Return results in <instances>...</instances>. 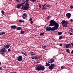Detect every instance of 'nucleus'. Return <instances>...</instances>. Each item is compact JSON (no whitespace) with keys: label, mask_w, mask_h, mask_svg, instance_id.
<instances>
[{"label":"nucleus","mask_w":73,"mask_h":73,"mask_svg":"<svg viewBox=\"0 0 73 73\" xmlns=\"http://www.w3.org/2000/svg\"><path fill=\"white\" fill-rule=\"evenodd\" d=\"M25 3L24 2L21 3V4H19L17 5V8H21V7H22L21 8V9L23 10H24L25 11H27L29 9V3H26L25 4Z\"/></svg>","instance_id":"f257e3e1"},{"label":"nucleus","mask_w":73,"mask_h":73,"mask_svg":"<svg viewBox=\"0 0 73 73\" xmlns=\"http://www.w3.org/2000/svg\"><path fill=\"white\" fill-rule=\"evenodd\" d=\"M49 25L50 27L54 26V27H52V28L55 30L56 31L57 30L58 28V27H59V24H58V23L53 20L51 21Z\"/></svg>","instance_id":"f03ea898"},{"label":"nucleus","mask_w":73,"mask_h":73,"mask_svg":"<svg viewBox=\"0 0 73 73\" xmlns=\"http://www.w3.org/2000/svg\"><path fill=\"white\" fill-rule=\"evenodd\" d=\"M10 45L9 44H5L4 45V47L2 48L0 50V54H2V55H5L4 53L6 52L7 50V49H8L9 48Z\"/></svg>","instance_id":"7ed1b4c3"},{"label":"nucleus","mask_w":73,"mask_h":73,"mask_svg":"<svg viewBox=\"0 0 73 73\" xmlns=\"http://www.w3.org/2000/svg\"><path fill=\"white\" fill-rule=\"evenodd\" d=\"M36 70L38 71H44L45 70V67L42 65H39L36 66Z\"/></svg>","instance_id":"20e7f679"},{"label":"nucleus","mask_w":73,"mask_h":73,"mask_svg":"<svg viewBox=\"0 0 73 73\" xmlns=\"http://www.w3.org/2000/svg\"><path fill=\"white\" fill-rule=\"evenodd\" d=\"M61 23L62 24V25L63 27H67L68 26V22L65 20H62L61 22Z\"/></svg>","instance_id":"39448f33"},{"label":"nucleus","mask_w":73,"mask_h":73,"mask_svg":"<svg viewBox=\"0 0 73 73\" xmlns=\"http://www.w3.org/2000/svg\"><path fill=\"white\" fill-rule=\"evenodd\" d=\"M45 29L46 30V31H56L53 28H51L50 27H47Z\"/></svg>","instance_id":"423d86ee"},{"label":"nucleus","mask_w":73,"mask_h":73,"mask_svg":"<svg viewBox=\"0 0 73 73\" xmlns=\"http://www.w3.org/2000/svg\"><path fill=\"white\" fill-rule=\"evenodd\" d=\"M55 67L54 64H51L50 65L49 67V69L50 70H52L54 69V68Z\"/></svg>","instance_id":"0eeeda50"},{"label":"nucleus","mask_w":73,"mask_h":73,"mask_svg":"<svg viewBox=\"0 0 73 73\" xmlns=\"http://www.w3.org/2000/svg\"><path fill=\"white\" fill-rule=\"evenodd\" d=\"M17 60L18 61H21L23 60V57L22 56L19 55L17 58Z\"/></svg>","instance_id":"6e6552de"},{"label":"nucleus","mask_w":73,"mask_h":73,"mask_svg":"<svg viewBox=\"0 0 73 73\" xmlns=\"http://www.w3.org/2000/svg\"><path fill=\"white\" fill-rule=\"evenodd\" d=\"M66 16L67 18L69 19L71 17V14L70 13H67L66 14Z\"/></svg>","instance_id":"1a4fd4ad"},{"label":"nucleus","mask_w":73,"mask_h":73,"mask_svg":"<svg viewBox=\"0 0 73 73\" xmlns=\"http://www.w3.org/2000/svg\"><path fill=\"white\" fill-rule=\"evenodd\" d=\"M17 28V26L16 25H13L11 26V29H16V28Z\"/></svg>","instance_id":"9d476101"},{"label":"nucleus","mask_w":73,"mask_h":73,"mask_svg":"<svg viewBox=\"0 0 73 73\" xmlns=\"http://www.w3.org/2000/svg\"><path fill=\"white\" fill-rule=\"evenodd\" d=\"M71 47V44H67L65 46V47L66 49H68V48H70Z\"/></svg>","instance_id":"9b49d317"},{"label":"nucleus","mask_w":73,"mask_h":73,"mask_svg":"<svg viewBox=\"0 0 73 73\" xmlns=\"http://www.w3.org/2000/svg\"><path fill=\"white\" fill-rule=\"evenodd\" d=\"M27 15L25 13H24L22 16V17H23V19H26V18H27Z\"/></svg>","instance_id":"f8f14e48"},{"label":"nucleus","mask_w":73,"mask_h":73,"mask_svg":"<svg viewBox=\"0 0 73 73\" xmlns=\"http://www.w3.org/2000/svg\"><path fill=\"white\" fill-rule=\"evenodd\" d=\"M48 63H50V64H51V63H53V62H54V60L50 59V60L48 61Z\"/></svg>","instance_id":"ddd939ff"},{"label":"nucleus","mask_w":73,"mask_h":73,"mask_svg":"<svg viewBox=\"0 0 73 73\" xmlns=\"http://www.w3.org/2000/svg\"><path fill=\"white\" fill-rule=\"evenodd\" d=\"M73 31V28H71L69 29L68 31L69 33H70V32H72Z\"/></svg>","instance_id":"4468645a"},{"label":"nucleus","mask_w":73,"mask_h":73,"mask_svg":"<svg viewBox=\"0 0 73 73\" xmlns=\"http://www.w3.org/2000/svg\"><path fill=\"white\" fill-rule=\"evenodd\" d=\"M5 34V32L4 31H3L2 33H0V35H4Z\"/></svg>","instance_id":"2eb2a0df"},{"label":"nucleus","mask_w":73,"mask_h":73,"mask_svg":"<svg viewBox=\"0 0 73 73\" xmlns=\"http://www.w3.org/2000/svg\"><path fill=\"white\" fill-rule=\"evenodd\" d=\"M42 48H43V49H45V48H46V45L43 44L42 46Z\"/></svg>","instance_id":"dca6fc26"},{"label":"nucleus","mask_w":73,"mask_h":73,"mask_svg":"<svg viewBox=\"0 0 73 73\" xmlns=\"http://www.w3.org/2000/svg\"><path fill=\"white\" fill-rule=\"evenodd\" d=\"M31 56H34V55L35 54V52H31Z\"/></svg>","instance_id":"f3484780"},{"label":"nucleus","mask_w":73,"mask_h":73,"mask_svg":"<svg viewBox=\"0 0 73 73\" xmlns=\"http://www.w3.org/2000/svg\"><path fill=\"white\" fill-rule=\"evenodd\" d=\"M46 7L45 6L44 7H43L42 9V10H45V9H46L47 8H46Z\"/></svg>","instance_id":"a211bd4d"},{"label":"nucleus","mask_w":73,"mask_h":73,"mask_svg":"<svg viewBox=\"0 0 73 73\" xmlns=\"http://www.w3.org/2000/svg\"><path fill=\"white\" fill-rule=\"evenodd\" d=\"M46 64L47 66H49L50 65L49 63H48V62H46Z\"/></svg>","instance_id":"6ab92c4d"},{"label":"nucleus","mask_w":73,"mask_h":73,"mask_svg":"<svg viewBox=\"0 0 73 73\" xmlns=\"http://www.w3.org/2000/svg\"><path fill=\"white\" fill-rule=\"evenodd\" d=\"M19 22L20 23H24L25 21H22L21 19H20L19 20Z\"/></svg>","instance_id":"aec40b11"},{"label":"nucleus","mask_w":73,"mask_h":73,"mask_svg":"<svg viewBox=\"0 0 73 73\" xmlns=\"http://www.w3.org/2000/svg\"><path fill=\"white\" fill-rule=\"evenodd\" d=\"M66 51L67 52H68V53H70V52L69 49H67L66 50Z\"/></svg>","instance_id":"412c9836"},{"label":"nucleus","mask_w":73,"mask_h":73,"mask_svg":"<svg viewBox=\"0 0 73 73\" xmlns=\"http://www.w3.org/2000/svg\"><path fill=\"white\" fill-rule=\"evenodd\" d=\"M58 35H61L62 34V32H59L58 33Z\"/></svg>","instance_id":"4be33fe9"},{"label":"nucleus","mask_w":73,"mask_h":73,"mask_svg":"<svg viewBox=\"0 0 73 73\" xmlns=\"http://www.w3.org/2000/svg\"><path fill=\"white\" fill-rule=\"evenodd\" d=\"M22 54H23L24 55H25L26 56H27V54H26V53H25L24 52H22Z\"/></svg>","instance_id":"5701e85b"},{"label":"nucleus","mask_w":73,"mask_h":73,"mask_svg":"<svg viewBox=\"0 0 73 73\" xmlns=\"http://www.w3.org/2000/svg\"><path fill=\"white\" fill-rule=\"evenodd\" d=\"M21 34H24V31H21Z\"/></svg>","instance_id":"b1692460"},{"label":"nucleus","mask_w":73,"mask_h":73,"mask_svg":"<svg viewBox=\"0 0 73 73\" xmlns=\"http://www.w3.org/2000/svg\"><path fill=\"white\" fill-rule=\"evenodd\" d=\"M21 29V27H19L17 28V30H20Z\"/></svg>","instance_id":"393cba45"},{"label":"nucleus","mask_w":73,"mask_h":73,"mask_svg":"<svg viewBox=\"0 0 73 73\" xmlns=\"http://www.w3.org/2000/svg\"><path fill=\"white\" fill-rule=\"evenodd\" d=\"M70 8L71 9H73V5H71L70 6Z\"/></svg>","instance_id":"a878e982"},{"label":"nucleus","mask_w":73,"mask_h":73,"mask_svg":"<svg viewBox=\"0 0 73 73\" xmlns=\"http://www.w3.org/2000/svg\"><path fill=\"white\" fill-rule=\"evenodd\" d=\"M44 35V33H42L40 34V36H42V35Z\"/></svg>","instance_id":"bb28decb"},{"label":"nucleus","mask_w":73,"mask_h":73,"mask_svg":"<svg viewBox=\"0 0 73 73\" xmlns=\"http://www.w3.org/2000/svg\"><path fill=\"white\" fill-rule=\"evenodd\" d=\"M1 13H2L3 15H4V12L3 10H2L1 11Z\"/></svg>","instance_id":"cd10ccee"},{"label":"nucleus","mask_w":73,"mask_h":73,"mask_svg":"<svg viewBox=\"0 0 73 73\" xmlns=\"http://www.w3.org/2000/svg\"><path fill=\"white\" fill-rule=\"evenodd\" d=\"M62 37L61 36H60L59 37V39L60 40H61V39H62Z\"/></svg>","instance_id":"c85d7f7f"},{"label":"nucleus","mask_w":73,"mask_h":73,"mask_svg":"<svg viewBox=\"0 0 73 73\" xmlns=\"http://www.w3.org/2000/svg\"><path fill=\"white\" fill-rule=\"evenodd\" d=\"M30 1L32 2H35V1H36V0H30Z\"/></svg>","instance_id":"c756f323"},{"label":"nucleus","mask_w":73,"mask_h":73,"mask_svg":"<svg viewBox=\"0 0 73 73\" xmlns=\"http://www.w3.org/2000/svg\"><path fill=\"white\" fill-rule=\"evenodd\" d=\"M50 17V15H49V16H48V17H47V19L49 20Z\"/></svg>","instance_id":"7c9ffc66"},{"label":"nucleus","mask_w":73,"mask_h":73,"mask_svg":"<svg viewBox=\"0 0 73 73\" xmlns=\"http://www.w3.org/2000/svg\"><path fill=\"white\" fill-rule=\"evenodd\" d=\"M34 58H35V59H38V57L37 56H35L34 57Z\"/></svg>","instance_id":"2f4dec72"},{"label":"nucleus","mask_w":73,"mask_h":73,"mask_svg":"<svg viewBox=\"0 0 73 73\" xmlns=\"http://www.w3.org/2000/svg\"><path fill=\"white\" fill-rule=\"evenodd\" d=\"M38 57V59H40L41 58L40 56H37Z\"/></svg>","instance_id":"473e14b6"},{"label":"nucleus","mask_w":73,"mask_h":73,"mask_svg":"<svg viewBox=\"0 0 73 73\" xmlns=\"http://www.w3.org/2000/svg\"><path fill=\"white\" fill-rule=\"evenodd\" d=\"M38 6L39 8H41V5H39Z\"/></svg>","instance_id":"72a5a7b5"},{"label":"nucleus","mask_w":73,"mask_h":73,"mask_svg":"<svg viewBox=\"0 0 73 73\" xmlns=\"http://www.w3.org/2000/svg\"><path fill=\"white\" fill-rule=\"evenodd\" d=\"M31 58H32V59H33V60H35V57H34V56L32 57Z\"/></svg>","instance_id":"f704fd0d"},{"label":"nucleus","mask_w":73,"mask_h":73,"mask_svg":"<svg viewBox=\"0 0 73 73\" xmlns=\"http://www.w3.org/2000/svg\"><path fill=\"white\" fill-rule=\"evenodd\" d=\"M50 7V5H46V6H45V7Z\"/></svg>","instance_id":"c9c22d12"},{"label":"nucleus","mask_w":73,"mask_h":73,"mask_svg":"<svg viewBox=\"0 0 73 73\" xmlns=\"http://www.w3.org/2000/svg\"><path fill=\"white\" fill-rule=\"evenodd\" d=\"M11 49L9 48L8 49V52H10V51H11Z\"/></svg>","instance_id":"e433bc0d"},{"label":"nucleus","mask_w":73,"mask_h":73,"mask_svg":"<svg viewBox=\"0 0 73 73\" xmlns=\"http://www.w3.org/2000/svg\"><path fill=\"white\" fill-rule=\"evenodd\" d=\"M3 69H2V68H1V67H0V70H2Z\"/></svg>","instance_id":"4c0bfd02"},{"label":"nucleus","mask_w":73,"mask_h":73,"mask_svg":"<svg viewBox=\"0 0 73 73\" xmlns=\"http://www.w3.org/2000/svg\"><path fill=\"white\" fill-rule=\"evenodd\" d=\"M32 18H31L29 19V21H32Z\"/></svg>","instance_id":"58836bf2"},{"label":"nucleus","mask_w":73,"mask_h":73,"mask_svg":"<svg viewBox=\"0 0 73 73\" xmlns=\"http://www.w3.org/2000/svg\"><path fill=\"white\" fill-rule=\"evenodd\" d=\"M45 5H46V4H44V5H42V6L43 7H44V6H45Z\"/></svg>","instance_id":"ea45409f"},{"label":"nucleus","mask_w":73,"mask_h":73,"mask_svg":"<svg viewBox=\"0 0 73 73\" xmlns=\"http://www.w3.org/2000/svg\"><path fill=\"white\" fill-rule=\"evenodd\" d=\"M15 1L17 2H19V0H15Z\"/></svg>","instance_id":"a19ab883"},{"label":"nucleus","mask_w":73,"mask_h":73,"mask_svg":"<svg viewBox=\"0 0 73 73\" xmlns=\"http://www.w3.org/2000/svg\"><path fill=\"white\" fill-rule=\"evenodd\" d=\"M59 45L60 46H62V44H59Z\"/></svg>","instance_id":"79ce46f5"},{"label":"nucleus","mask_w":73,"mask_h":73,"mask_svg":"<svg viewBox=\"0 0 73 73\" xmlns=\"http://www.w3.org/2000/svg\"><path fill=\"white\" fill-rule=\"evenodd\" d=\"M16 72H10V73H16Z\"/></svg>","instance_id":"37998d69"},{"label":"nucleus","mask_w":73,"mask_h":73,"mask_svg":"<svg viewBox=\"0 0 73 73\" xmlns=\"http://www.w3.org/2000/svg\"><path fill=\"white\" fill-rule=\"evenodd\" d=\"M31 24H33V21H31Z\"/></svg>","instance_id":"c03bdc74"},{"label":"nucleus","mask_w":73,"mask_h":73,"mask_svg":"<svg viewBox=\"0 0 73 73\" xmlns=\"http://www.w3.org/2000/svg\"><path fill=\"white\" fill-rule=\"evenodd\" d=\"M70 35H73V33H70Z\"/></svg>","instance_id":"a18cd8bd"},{"label":"nucleus","mask_w":73,"mask_h":73,"mask_svg":"<svg viewBox=\"0 0 73 73\" xmlns=\"http://www.w3.org/2000/svg\"><path fill=\"white\" fill-rule=\"evenodd\" d=\"M70 21L71 22H72V21H73V19H70Z\"/></svg>","instance_id":"49530a36"},{"label":"nucleus","mask_w":73,"mask_h":73,"mask_svg":"<svg viewBox=\"0 0 73 73\" xmlns=\"http://www.w3.org/2000/svg\"><path fill=\"white\" fill-rule=\"evenodd\" d=\"M26 2H27V3L29 1V0H26Z\"/></svg>","instance_id":"de8ad7c7"},{"label":"nucleus","mask_w":73,"mask_h":73,"mask_svg":"<svg viewBox=\"0 0 73 73\" xmlns=\"http://www.w3.org/2000/svg\"><path fill=\"white\" fill-rule=\"evenodd\" d=\"M61 69H63V68H64V67H63V66H61Z\"/></svg>","instance_id":"09e8293b"},{"label":"nucleus","mask_w":73,"mask_h":73,"mask_svg":"<svg viewBox=\"0 0 73 73\" xmlns=\"http://www.w3.org/2000/svg\"><path fill=\"white\" fill-rule=\"evenodd\" d=\"M71 53H73V50H72V51H71Z\"/></svg>","instance_id":"8fccbe9b"},{"label":"nucleus","mask_w":73,"mask_h":73,"mask_svg":"<svg viewBox=\"0 0 73 73\" xmlns=\"http://www.w3.org/2000/svg\"><path fill=\"white\" fill-rule=\"evenodd\" d=\"M22 1H24V0H20Z\"/></svg>","instance_id":"3c124183"},{"label":"nucleus","mask_w":73,"mask_h":73,"mask_svg":"<svg viewBox=\"0 0 73 73\" xmlns=\"http://www.w3.org/2000/svg\"><path fill=\"white\" fill-rule=\"evenodd\" d=\"M71 44L72 45V46H73V43H71Z\"/></svg>","instance_id":"603ef678"},{"label":"nucleus","mask_w":73,"mask_h":73,"mask_svg":"<svg viewBox=\"0 0 73 73\" xmlns=\"http://www.w3.org/2000/svg\"><path fill=\"white\" fill-rule=\"evenodd\" d=\"M1 63L0 62V65H1Z\"/></svg>","instance_id":"864d4df0"},{"label":"nucleus","mask_w":73,"mask_h":73,"mask_svg":"<svg viewBox=\"0 0 73 73\" xmlns=\"http://www.w3.org/2000/svg\"><path fill=\"white\" fill-rule=\"evenodd\" d=\"M40 73H44V72H41Z\"/></svg>","instance_id":"5fc2aeb1"},{"label":"nucleus","mask_w":73,"mask_h":73,"mask_svg":"<svg viewBox=\"0 0 73 73\" xmlns=\"http://www.w3.org/2000/svg\"><path fill=\"white\" fill-rule=\"evenodd\" d=\"M1 31V30H0V32Z\"/></svg>","instance_id":"6e6d98bb"},{"label":"nucleus","mask_w":73,"mask_h":73,"mask_svg":"<svg viewBox=\"0 0 73 73\" xmlns=\"http://www.w3.org/2000/svg\"><path fill=\"white\" fill-rule=\"evenodd\" d=\"M36 62L37 63H38V62Z\"/></svg>","instance_id":"4d7b16f0"},{"label":"nucleus","mask_w":73,"mask_h":73,"mask_svg":"<svg viewBox=\"0 0 73 73\" xmlns=\"http://www.w3.org/2000/svg\"><path fill=\"white\" fill-rule=\"evenodd\" d=\"M56 4H57V3H56Z\"/></svg>","instance_id":"13d9d810"},{"label":"nucleus","mask_w":73,"mask_h":73,"mask_svg":"<svg viewBox=\"0 0 73 73\" xmlns=\"http://www.w3.org/2000/svg\"><path fill=\"white\" fill-rule=\"evenodd\" d=\"M55 4V5H56V4Z\"/></svg>","instance_id":"bf43d9fd"}]
</instances>
